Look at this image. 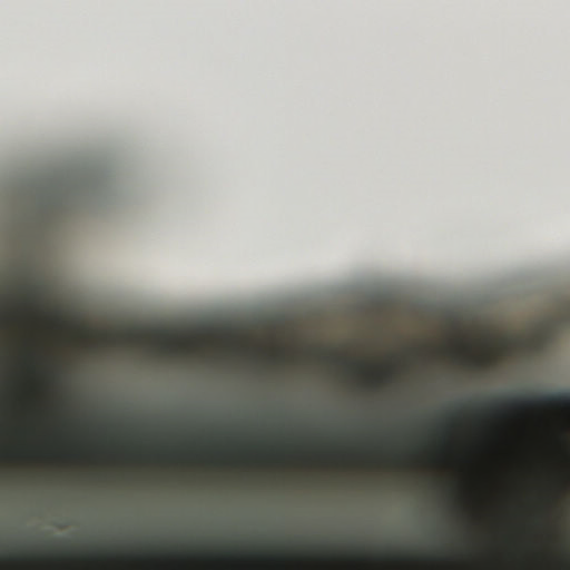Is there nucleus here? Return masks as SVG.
<instances>
[{
    "label": "nucleus",
    "instance_id": "nucleus-1",
    "mask_svg": "<svg viewBox=\"0 0 570 570\" xmlns=\"http://www.w3.org/2000/svg\"><path fill=\"white\" fill-rule=\"evenodd\" d=\"M505 405L520 411L542 407H564L570 405V396L563 393H552L539 396L513 397L507 400Z\"/></svg>",
    "mask_w": 570,
    "mask_h": 570
},
{
    "label": "nucleus",
    "instance_id": "nucleus-2",
    "mask_svg": "<svg viewBox=\"0 0 570 570\" xmlns=\"http://www.w3.org/2000/svg\"><path fill=\"white\" fill-rule=\"evenodd\" d=\"M16 299L24 309H32L36 305L35 288L27 282L19 283L14 286Z\"/></svg>",
    "mask_w": 570,
    "mask_h": 570
},
{
    "label": "nucleus",
    "instance_id": "nucleus-3",
    "mask_svg": "<svg viewBox=\"0 0 570 570\" xmlns=\"http://www.w3.org/2000/svg\"><path fill=\"white\" fill-rule=\"evenodd\" d=\"M334 358H335V361H340V362H343V363L348 364V365H357L358 367L363 366V363L352 362V361H350V360H347L345 357H334Z\"/></svg>",
    "mask_w": 570,
    "mask_h": 570
},
{
    "label": "nucleus",
    "instance_id": "nucleus-4",
    "mask_svg": "<svg viewBox=\"0 0 570 570\" xmlns=\"http://www.w3.org/2000/svg\"><path fill=\"white\" fill-rule=\"evenodd\" d=\"M499 405H500V403H499V402H493V403L490 405V407H491V410H492L493 412H498V410H499Z\"/></svg>",
    "mask_w": 570,
    "mask_h": 570
}]
</instances>
